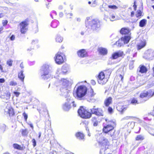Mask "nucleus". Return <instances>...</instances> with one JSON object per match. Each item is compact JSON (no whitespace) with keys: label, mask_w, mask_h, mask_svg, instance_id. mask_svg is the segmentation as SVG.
Wrapping results in <instances>:
<instances>
[{"label":"nucleus","mask_w":154,"mask_h":154,"mask_svg":"<svg viewBox=\"0 0 154 154\" xmlns=\"http://www.w3.org/2000/svg\"><path fill=\"white\" fill-rule=\"evenodd\" d=\"M134 15V11H132L131 12V17H133Z\"/></svg>","instance_id":"obj_53"},{"label":"nucleus","mask_w":154,"mask_h":154,"mask_svg":"<svg viewBox=\"0 0 154 154\" xmlns=\"http://www.w3.org/2000/svg\"><path fill=\"white\" fill-rule=\"evenodd\" d=\"M98 143L99 146L104 148L105 150L109 149V147L110 145V142L108 139L104 137H100Z\"/></svg>","instance_id":"obj_9"},{"label":"nucleus","mask_w":154,"mask_h":154,"mask_svg":"<svg viewBox=\"0 0 154 154\" xmlns=\"http://www.w3.org/2000/svg\"><path fill=\"white\" fill-rule=\"evenodd\" d=\"M20 66L21 69H23L24 68L23 65V63H21L20 65Z\"/></svg>","instance_id":"obj_59"},{"label":"nucleus","mask_w":154,"mask_h":154,"mask_svg":"<svg viewBox=\"0 0 154 154\" xmlns=\"http://www.w3.org/2000/svg\"><path fill=\"white\" fill-rule=\"evenodd\" d=\"M13 62V61L12 60L10 59L7 61L6 63L9 66H11L12 65Z\"/></svg>","instance_id":"obj_39"},{"label":"nucleus","mask_w":154,"mask_h":154,"mask_svg":"<svg viewBox=\"0 0 154 154\" xmlns=\"http://www.w3.org/2000/svg\"><path fill=\"white\" fill-rule=\"evenodd\" d=\"M91 29L93 31H99L101 27L100 21L97 19L92 20L91 22Z\"/></svg>","instance_id":"obj_8"},{"label":"nucleus","mask_w":154,"mask_h":154,"mask_svg":"<svg viewBox=\"0 0 154 154\" xmlns=\"http://www.w3.org/2000/svg\"><path fill=\"white\" fill-rule=\"evenodd\" d=\"M97 5V1L96 0H94L92 1L91 6L92 7H94Z\"/></svg>","instance_id":"obj_45"},{"label":"nucleus","mask_w":154,"mask_h":154,"mask_svg":"<svg viewBox=\"0 0 154 154\" xmlns=\"http://www.w3.org/2000/svg\"><path fill=\"white\" fill-rule=\"evenodd\" d=\"M98 50L100 54L102 55H105L107 53V50L104 48H98Z\"/></svg>","instance_id":"obj_25"},{"label":"nucleus","mask_w":154,"mask_h":154,"mask_svg":"<svg viewBox=\"0 0 154 154\" xmlns=\"http://www.w3.org/2000/svg\"><path fill=\"white\" fill-rule=\"evenodd\" d=\"M57 13L54 11H51L50 15L52 18H53V16H55L57 15Z\"/></svg>","instance_id":"obj_41"},{"label":"nucleus","mask_w":154,"mask_h":154,"mask_svg":"<svg viewBox=\"0 0 154 154\" xmlns=\"http://www.w3.org/2000/svg\"><path fill=\"white\" fill-rule=\"evenodd\" d=\"M66 67H64L63 68H62V70H63L62 72L63 74L66 73L68 71L67 70H66V71H63L64 70H65V69L66 70Z\"/></svg>","instance_id":"obj_51"},{"label":"nucleus","mask_w":154,"mask_h":154,"mask_svg":"<svg viewBox=\"0 0 154 154\" xmlns=\"http://www.w3.org/2000/svg\"><path fill=\"white\" fill-rule=\"evenodd\" d=\"M0 70H1V72H4V71L3 70V68L1 64H0Z\"/></svg>","instance_id":"obj_54"},{"label":"nucleus","mask_w":154,"mask_h":154,"mask_svg":"<svg viewBox=\"0 0 154 154\" xmlns=\"http://www.w3.org/2000/svg\"><path fill=\"white\" fill-rule=\"evenodd\" d=\"M131 38V37L130 35H128L127 36H125L123 37H122L120 39L116 42V43L118 44L120 46L121 45V44L120 43V42L122 41H123L124 44H127L128 43Z\"/></svg>","instance_id":"obj_13"},{"label":"nucleus","mask_w":154,"mask_h":154,"mask_svg":"<svg viewBox=\"0 0 154 154\" xmlns=\"http://www.w3.org/2000/svg\"><path fill=\"white\" fill-rule=\"evenodd\" d=\"M120 33L122 35H130V30L128 28L123 27L120 30Z\"/></svg>","instance_id":"obj_19"},{"label":"nucleus","mask_w":154,"mask_h":154,"mask_svg":"<svg viewBox=\"0 0 154 154\" xmlns=\"http://www.w3.org/2000/svg\"><path fill=\"white\" fill-rule=\"evenodd\" d=\"M147 20L145 19H143L141 20L139 22V26L141 27L145 26L146 24Z\"/></svg>","instance_id":"obj_26"},{"label":"nucleus","mask_w":154,"mask_h":154,"mask_svg":"<svg viewBox=\"0 0 154 154\" xmlns=\"http://www.w3.org/2000/svg\"><path fill=\"white\" fill-rule=\"evenodd\" d=\"M8 23V21L7 20H3L2 23L3 26H6L7 25Z\"/></svg>","instance_id":"obj_48"},{"label":"nucleus","mask_w":154,"mask_h":154,"mask_svg":"<svg viewBox=\"0 0 154 154\" xmlns=\"http://www.w3.org/2000/svg\"><path fill=\"white\" fill-rule=\"evenodd\" d=\"M135 124V122H129L128 123V126L131 128L133 127Z\"/></svg>","instance_id":"obj_37"},{"label":"nucleus","mask_w":154,"mask_h":154,"mask_svg":"<svg viewBox=\"0 0 154 154\" xmlns=\"http://www.w3.org/2000/svg\"><path fill=\"white\" fill-rule=\"evenodd\" d=\"M3 29V28L2 27H0V34L2 33V32Z\"/></svg>","instance_id":"obj_58"},{"label":"nucleus","mask_w":154,"mask_h":154,"mask_svg":"<svg viewBox=\"0 0 154 154\" xmlns=\"http://www.w3.org/2000/svg\"><path fill=\"white\" fill-rule=\"evenodd\" d=\"M5 81V80L4 79H0V83H3Z\"/></svg>","instance_id":"obj_55"},{"label":"nucleus","mask_w":154,"mask_h":154,"mask_svg":"<svg viewBox=\"0 0 154 154\" xmlns=\"http://www.w3.org/2000/svg\"><path fill=\"white\" fill-rule=\"evenodd\" d=\"M112 101V98L111 97H109L106 98L104 102L105 105L106 107H108L110 104H111Z\"/></svg>","instance_id":"obj_23"},{"label":"nucleus","mask_w":154,"mask_h":154,"mask_svg":"<svg viewBox=\"0 0 154 154\" xmlns=\"http://www.w3.org/2000/svg\"><path fill=\"white\" fill-rule=\"evenodd\" d=\"M72 15L73 14L72 13H68L66 14V16L67 18H71V17H72Z\"/></svg>","instance_id":"obj_46"},{"label":"nucleus","mask_w":154,"mask_h":154,"mask_svg":"<svg viewBox=\"0 0 154 154\" xmlns=\"http://www.w3.org/2000/svg\"><path fill=\"white\" fill-rule=\"evenodd\" d=\"M152 76L154 77V66L152 68Z\"/></svg>","instance_id":"obj_62"},{"label":"nucleus","mask_w":154,"mask_h":154,"mask_svg":"<svg viewBox=\"0 0 154 154\" xmlns=\"http://www.w3.org/2000/svg\"><path fill=\"white\" fill-rule=\"evenodd\" d=\"M132 118H133V117H132V116H127L126 117L125 119H129Z\"/></svg>","instance_id":"obj_57"},{"label":"nucleus","mask_w":154,"mask_h":154,"mask_svg":"<svg viewBox=\"0 0 154 154\" xmlns=\"http://www.w3.org/2000/svg\"><path fill=\"white\" fill-rule=\"evenodd\" d=\"M11 97V93L9 91H6L5 92H0V97L6 100L9 99Z\"/></svg>","instance_id":"obj_16"},{"label":"nucleus","mask_w":154,"mask_h":154,"mask_svg":"<svg viewBox=\"0 0 154 154\" xmlns=\"http://www.w3.org/2000/svg\"><path fill=\"white\" fill-rule=\"evenodd\" d=\"M13 93L17 97H18L20 94V93L17 91H14Z\"/></svg>","instance_id":"obj_49"},{"label":"nucleus","mask_w":154,"mask_h":154,"mask_svg":"<svg viewBox=\"0 0 154 154\" xmlns=\"http://www.w3.org/2000/svg\"><path fill=\"white\" fill-rule=\"evenodd\" d=\"M97 99L96 94L94 92L93 90L91 88L87 92L83 100H86L87 101L90 102L92 101H95Z\"/></svg>","instance_id":"obj_6"},{"label":"nucleus","mask_w":154,"mask_h":154,"mask_svg":"<svg viewBox=\"0 0 154 154\" xmlns=\"http://www.w3.org/2000/svg\"><path fill=\"white\" fill-rule=\"evenodd\" d=\"M7 113L11 119H13L14 117L15 113L14 110L12 107L10 106L8 108Z\"/></svg>","instance_id":"obj_18"},{"label":"nucleus","mask_w":154,"mask_h":154,"mask_svg":"<svg viewBox=\"0 0 154 154\" xmlns=\"http://www.w3.org/2000/svg\"><path fill=\"white\" fill-rule=\"evenodd\" d=\"M144 137L143 135L141 134L137 135L135 137V139L136 141H142L144 139Z\"/></svg>","instance_id":"obj_32"},{"label":"nucleus","mask_w":154,"mask_h":154,"mask_svg":"<svg viewBox=\"0 0 154 154\" xmlns=\"http://www.w3.org/2000/svg\"><path fill=\"white\" fill-rule=\"evenodd\" d=\"M139 69V72L141 73H146L148 71L147 68L144 65H140Z\"/></svg>","instance_id":"obj_20"},{"label":"nucleus","mask_w":154,"mask_h":154,"mask_svg":"<svg viewBox=\"0 0 154 154\" xmlns=\"http://www.w3.org/2000/svg\"><path fill=\"white\" fill-rule=\"evenodd\" d=\"M63 14L62 12H61L59 13V16L60 17H62L63 16Z\"/></svg>","instance_id":"obj_52"},{"label":"nucleus","mask_w":154,"mask_h":154,"mask_svg":"<svg viewBox=\"0 0 154 154\" xmlns=\"http://www.w3.org/2000/svg\"><path fill=\"white\" fill-rule=\"evenodd\" d=\"M91 121L93 123V125L94 126H97L98 125V121L97 117H94L92 118Z\"/></svg>","instance_id":"obj_29"},{"label":"nucleus","mask_w":154,"mask_h":154,"mask_svg":"<svg viewBox=\"0 0 154 154\" xmlns=\"http://www.w3.org/2000/svg\"><path fill=\"white\" fill-rule=\"evenodd\" d=\"M142 11L140 10H138L136 11V17L138 18H140L143 15Z\"/></svg>","instance_id":"obj_31"},{"label":"nucleus","mask_w":154,"mask_h":154,"mask_svg":"<svg viewBox=\"0 0 154 154\" xmlns=\"http://www.w3.org/2000/svg\"><path fill=\"white\" fill-rule=\"evenodd\" d=\"M71 107L70 105L67 103H65L63 106V109L65 111H69Z\"/></svg>","instance_id":"obj_27"},{"label":"nucleus","mask_w":154,"mask_h":154,"mask_svg":"<svg viewBox=\"0 0 154 154\" xmlns=\"http://www.w3.org/2000/svg\"><path fill=\"white\" fill-rule=\"evenodd\" d=\"M88 91V88L85 85L78 86L76 90L74 91L73 94L74 96L80 100H83Z\"/></svg>","instance_id":"obj_2"},{"label":"nucleus","mask_w":154,"mask_h":154,"mask_svg":"<svg viewBox=\"0 0 154 154\" xmlns=\"http://www.w3.org/2000/svg\"><path fill=\"white\" fill-rule=\"evenodd\" d=\"M13 147L14 149L19 150H23L25 149V146H21L20 145L17 143H14L13 145Z\"/></svg>","instance_id":"obj_24"},{"label":"nucleus","mask_w":154,"mask_h":154,"mask_svg":"<svg viewBox=\"0 0 154 154\" xmlns=\"http://www.w3.org/2000/svg\"><path fill=\"white\" fill-rule=\"evenodd\" d=\"M29 126H30V127L32 128V129H33L34 128L33 125L32 124H29Z\"/></svg>","instance_id":"obj_64"},{"label":"nucleus","mask_w":154,"mask_h":154,"mask_svg":"<svg viewBox=\"0 0 154 154\" xmlns=\"http://www.w3.org/2000/svg\"><path fill=\"white\" fill-rule=\"evenodd\" d=\"M22 135L23 136H25L27 135L28 132L26 129H23L21 132Z\"/></svg>","instance_id":"obj_35"},{"label":"nucleus","mask_w":154,"mask_h":154,"mask_svg":"<svg viewBox=\"0 0 154 154\" xmlns=\"http://www.w3.org/2000/svg\"><path fill=\"white\" fill-rule=\"evenodd\" d=\"M79 116L84 119H88L92 116V113L82 106H80L78 110Z\"/></svg>","instance_id":"obj_4"},{"label":"nucleus","mask_w":154,"mask_h":154,"mask_svg":"<svg viewBox=\"0 0 154 154\" xmlns=\"http://www.w3.org/2000/svg\"><path fill=\"white\" fill-rule=\"evenodd\" d=\"M29 21V19L27 18L20 23V30L21 34H25L28 30V29L27 26L29 24L28 23Z\"/></svg>","instance_id":"obj_10"},{"label":"nucleus","mask_w":154,"mask_h":154,"mask_svg":"<svg viewBox=\"0 0 154 154\" xmlns=\"http://www.w3.org/2000/svg\"><path fill=\"white\" fill-rule=\"evenodd\" d=\"M54 59L56 63L58 65L62 64L66 60L65 56L63 53L60 51L56 54Z\"/></svg>","instance_id":"obj_7"},{"label":"nucleus","mask_w":154,"mask_h":154,"mask_svg":"<svg viewBox=\"0 0 154 154\" xmlns=\"http://www.w3.org/2000/svg\"><path fill=\"white\" fill-rule=\"evenodd\" d=\"M120 77L121 78V79L122 81H123V76L121 74L119 75Z\"/></svg>","instance_id":"obj_61"},{"label":"nucleus","mask_w":154,"mask_h":154,"mask_svg":"<svg viewBox=\"0 0 154 154\" xmlns=\"http://www.w3.org/2000/svg\"><path fill=\"white\" fill-rule=\"evenodd\" d=\"M32 141L33 144L32 145L33 146L35 147L36 145V143L35 140L34 138H33L32 139Z\"/></svg>","instance_id":"obj_44"},{"label":"nucleus","mask_w":154,"mask_h":154,"mask_svg":"<svg viewBox=\"0 0 154 154\" xmlns=\"http://www.w3.org/2000/svg\"><path fill=\"white\" fill-rule=\"evenodd\" d=\"M41 77L42 79L47 80L50 77L49 74V66L47 65H43L40 69Z\"/></svg>","instance_id":"obj_5"},{"label":"nucleus","mask_w":154,"mask_h":154,"mask_svg":"<svg viewBox=\"0 0 154 154\" xmlns=\"http://www.w3.org/2000/svg\"><path fill=\"white\" fill-rule=\"evenodd\" d=\"M78 56L81 58H83L88 57L87 51L85 49H81L78 50L77 52Z\"/></svg>","instance_id":"obj_15"},{"label":"nucleus","mask_w":154,"mask_h":154,"mask_svg":"<svg viewBox=\"0 0 154 154\" xmlns=\"http://www.w3.org/2000/svg\"><path fill=\"white\" fill-rule=\"evenodd\" d=\"M110 20L111 21H113L116 20V16L115 14H112L110 17Z\"/></svg>","instance_id":"obj_38"},{"label":"nucleus","mask_w":154,"mask_h":154,"mask_svg":"<svg viewBox=\"0 0 154 154\" xmlns=\"http://www.w3.org/2000/svg\"><path fill=\"white\" fill-rule=\"evenodd\" d=\"M131 103L132 104H138L139 103L137 99L135 98H133L131 100Z\"/></svg>","instance_id":"obj_34"},{"label":"nucleus","mask_w":154,"mask_h":154,"mask_svg":"<svg viewBox=\"0 0 154 154\" xmlns=\"http://www.w3.org/2000/svg\"><path fill=\"white\" fill-rule=\"evenodd\" d=\"M107 124L103 126L102 132L105 134H107L111 137L114 136L115 134L116 130L114 129L116 124L115 121L109 120L107 118L105 119Z\"/></svg>","instance_id":"obj_1"},{"label":"nucleus","mask_w":154,"mask_h":154,"mask_svg":"<svg viewBox=\"0 0 154 154\" xmlns=\"http://www.w3.org/2000/svg\"><path fill=\"white\" fill-rule=\"evenodd\" d=\"M4 16V14L3 13H0V18L3 17Z\"/></svg>","instance_id":"obj_56"},{"label":"nucleus","mask_w":154,"mask_h":154,"mask_svg":"<svg viewBox=\"0 0 154 154\" xmlns=\"http://www.w3.org/2000/svg\"><path fill=\"white\" fill-rule=\"evenodd\" d=\"M56 42L57 43H61L62 42L63 38L61 36L57 35L55 38Z\"/></svg>","instance_id":"obj_33"},{"label":"nucleus","mask_w":154,"mask_h":154,"mask_svg":"<svg viewBox=\"0 0 154 154\" xmlns=\"http://www.w3.org/2000/svg\"><path fill=\"white\" fill-rule=\"evenodd\" d=\"M124 55V52L119 51L113 53L112 55L111 58L112 59H116L119 57H123Z\"/></svg>","instance_id":"obj_14"},{"label":"nucleus","mask_w":154,"mask_h":154,"mask_svg":"<svg viewBox=\"0 0 154 154\" xmlns=\"http://www.w3.org/2000/svg\"><path fill=\"white\" fill-rule=\"evenodd\" d=\"M116 108L117 110L122 114L127 109V107L126 106L118 104L117 105Z\"/></svg>","instance_id":"obj_17"},{"label":"nucleus","mask_w":154,"mask_h":154,"mask_svg":"<svg viewBox=\"0 0 154 154\" xmlns=\"http://www.w3.org/2000/svg\"><path fill=\"white\" fill-rule=\"evenodd\" d=\"M9 85L11 86H14L17 85V83L15 82L11 81L10 82Z\"/></svg>","instance_id":"obj_42"},{"label":"nucleus","mask_w":154,"mask_h":154,"mask_svg":"<svg viewBox=\"0 0 154 154\" xmlns=\"http://www.w3.org/2000/svg\"><path fill=\"white\" fill-rule=\"evenodd\" d=\"M76 137L81 140H83L85 139V135L83 133L81 132H78L75 134Z\"/></svg>","instance_id":"obj_21"},{"label":"nucleus","mask_w":154,"mask_h":154,"mask_svg":"<svg viewBox=\"0 0 154 154\" xmlns=\"http://www.w3.org/2000/svg\"><path fill=\"white\" fill-rule=\"evenodd\" d=\"M134 5H133V7L134 8V11H136L137 8V5H136V1H134Z\"/></svg>","instance_id":"obj_47"},{"label":"nucleus","mask_w":154,"mask_h":154,"mask_svg":"<svg viewBox=\"0 0 154 154\" xmlns=\"http://www.w3.org/2000/svg\"><path fill=\"white\" fill-rule=\"evenodd\" d=\"M72 105H73V106L74 107H76V104H75L74 101H73L72 102Z\"/></svg>","instance_id":"obj_60"},{"label":"nucleus","mask_w":154,"mask_h":154,"mask_svg":"<svg viewBox=\"0 0 154 154\" xmlns=\"http://www.w3.org/2000/svg\"><path fill=\"white\" fill-rule=\"evenodd\" d=\"M23 115L24 119L25 121H26L27 120V119L28 118V115L25 112H24L23 113Z\"/></svg>","instance_id":"obj_43"},{"label":"nucleus","mask_w":154,"mask_h":154,"mask_svg":"<svg viewBox=\"0 0 154 154\" xmlns=\"http://www.w3.org/2000/svg\"><path fill=\"white\" fill-rule=\"evenodd\" d=\"M107 110L108 112L110 114H112L114 112V109L111 107H109Z\"/></svg>","instance_id":"obj_36"},{"label":"nucleus","mask_w":154,"mask_h":154,"mask_svg":"<svg viewBox=\"0 0 154 154\" xmlns=\"http://www.w3.org/2000/svg\"><path fill=\"white\" fill-rule=\"evenodd\" d=\"M146 45V43L145 41H142L137 45V49L139 50L144 47Z\"/></svg>","instance_id":"obj_28"},{"label":"nucleus","mask_w":154,"mask_h":154,"mask_svg":"<svg viewBox=\"0 0 154 154\" xmlns=\"http://www.w3.org/2000/svg\"><path fill=\"white\" fill-rule=\"evenodd\" d=\"M111 74L108 70H105L100 72L98 75V82L101 85L105 84L108 81Z\"/></svg>","instance_id":"obj_3"},{"label":"nucleus","mask_w":154,"mask_h":154,"mask_svg":"<svg viewBox=\"0 0 154 154\" xmlns=\"http://www.w3.org/2000/svg\"><path fill=\"white\" fill-rule=\"evenodd\" d=\"M91 83L94 85L95 84V82L94 80H92L91 81Z\"/></svg>","instance_id":"obj_63"},{"label":"nucleus","mask_w":154,"mask_h":154,"mask_svg":"<svg viewBox=\"0 0 154 154\" xmlns=\"http://www.w3.org/2000/svg\"><path fill=\"white\" fill-rule=\"evenodd\" d=\"M23 73V70H22L19 72L18 74V78L23 82H24V79L25 78V75Z\"/></svg>","instance_id":"obj_22"},{"label":"nucleus","mask_w":154,"mask_h":154,"mask_svg":"<svg viewBox=\"0 0 154 154\" xmlns=\"http://www.w3.org/2000/svg\"><path fill=\"white\" fill-rule=\"evenodd\" d=\"M15 36L14 35H12L10 38V39L11 41H13L15 39Z\"/></svg>","instance_id":"obj_50"},{"label":"nucleus","mask_w":154,"mask_h":154,"mask_svg":"<svg viewBox=\"0 0 154 154\" xmlns=\"http://www.w3.org/2000/svg\"><path fill=\"white\" fill-rule=\"evenodd\" d=\"M59 24V22L57 20H54L51 22V26L53 28H56L58 26Z\"/></svg>","instance_id":"obj_30"},{"label":"nucleus","mask_w":154,"mask_h":154,"mask_svg":"<svg viewBox=\"0 0 154 154\" xmlns=\"http://www.w3.org/2000/svg\"><path fill=\"white\" fill-rule=\"evenodd\" d=\"M108 7L109 8L112 9H116L118 8L117 7L116 5H109L108 6Z\"/></svg>","instance_id":"obj_40"},{"label":"nucleus","mask_w":154,"mask_h":154,"mask_svg":"<svg viewBox=\"0 0 154 154\" xmlns=\"http://www.w3.org/2000/svg\"><path fill=\"white\" fill-rule=\"evenodd\" d=\"M91 113L94 114L98 116H104V111L103 109L100 108L96 107L95 106L90 109Z\"/></svg>","instance_id":"obj_12"},{"label":"nucleus","mask_w":154,"mask_h":154,"mask_svg":"<svg viewBox=\"0 0 154 154\" xmlns=\"http://www.w3.org/2000/svg\"><path fill=\"white\" fill-rule=\"evenodd\" d=\"M154 95V89H150L147 91H144L140 94L139 97L140 98H144L147 97L150 98Z\"/></svg>","instance_id":"obj_11"}]
</instances>
